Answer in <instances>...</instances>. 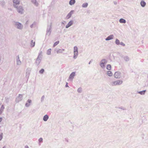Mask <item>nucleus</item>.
Segmentation results:
<instances>
[{"mask_svg":"<svg viewBox=\"0 0 148 148\" xmlns=\"http://www.w3.org/2000/svg\"><path fill=\"white\" fill-rule=\"evenodd\" d=\"M13 25L16 29L21 30L23 29V25L21 23L16 21H14L12 22Z\"/></svg>","mask_w":148,"mask_h":148,"instance_id":"f257e3e1","label":"nucleus"},{"mask_svg":"<svg viewBox=\"0 0 148 148\" xmlns=\"http://www.w3.org/2000/svg\"><path fill=\"white\" fill-rule=\"evenodd\" d=\"M114 77L116 78H120L122 77L124 78L125 77V74L123 73H122L119 71L116 72L114 74Z\"/></svg>","mask_w":148,"mask_h":148,"instance_id":"f03ea898","label":"nucleus"},{"mask_svg":"<svg viewBox=\"0 0 148 148\" xmlns=\"http://www.w3.org/2000/svg\"><path fill=\"white\" fill-rule=\"evenodd\" d=\"M107 61L106 59H102L100 62L99 65L103 69L105 67V66L107 64Z\"/></svg>","mask_w":148,"mask_h":148,"instance_id":"7ed1b4c3","label":"nucleus"},{"mask_svg":"<svg viewBox=\"0 0 148 148\" xmlns=\"http://www.w3.org/2000/svg\"><path fill=\"white\" fill-rule=\"evenodd\" d=\"M51 23L50 25H48L47 26V28L46 30V36H49L51 34Z\"/></svg>","mask_w":148,"mask_h":148,"instance_id":"20e7f679","label":"nucleus"},{"mask_svg":"<svg viewBox=\"0 0 148 148\" xmlns=\"http://www.w3.org/2000/svg\"><path fill=\"white\" fill-rule=\"evenodd\" d=\"M15 8H16V10L18 13L21 14L23 13L24 9L22 6L20 5L18 6Z\"/></svg>","mask_w":148,"mask_h":148,"instance_id":"39448f33","label":"nucleus"},{"mask_svg":"<svg viewBox=\"0 0 148 148\" xmlns=\"http://www.w3.org/2000/svg\"><path fill=\"white\" fill-rule=\"evenodd\" d=\"M74 53L73 58L75 59L78 55V48L77 46H75L74 47Z\"/></svg>","mask_w":148,"mask_h":148,"instance_id":"423d86ee","label":"nucleus"},{"mask_svg":"<svg viewBox=\"0 0 148 148\" xmlns=\"http://www.w3.org/2000/svg\"><path fill=\"white\" fill-rule=\"evenodd\" d=\"M23 98V95L22 94H19L18 96H17L16 99V102L18 103L20 101H21Z\"/></svg>","mask_w":148,"mask_h":148,"instance_id":"0eeeda50","label":"nucleus"},{"mask_svg":"<svg viewBox=\"0 0 148 148\" xmlns=\"http://www.w3.org/2000/svg\"><path fill=\"white\" fill-rule=\"evenodd\" d=\"M20 0H13V6L14 8L18 6L20 3Z\"/></svg>","mask_w":148,"mask_h":148,"instance_id":"6e6552de","label":"nucleus"},{"mask_svg":"<svg viewBox=\"0 0 148 148\" xmlns=\"http://www.w3.org/2000/svg\"><path fill=\"white\" fill-rule=\"evenodd\" d=\"M75 72H73L70 74L68 80H73L75 75Z\"/></svg>","mask_w":148,"mask_h":148,"instance_id":"1a4fd4ad","label":"nucleus"},{"mask_svg":"<svg viewBox=\"0 0 148 148\" xmlns=\"http://www.w3.org/2000/svg\"><path fill=\"white\" fill-rule=\"evenodd\" d=\"M16 64L18 65H20L21 64V62L20 60L19 55H18L16 56Z\"/></svg>","mask_w":148,"mask_h":148,"instance_id":"9d476101","label":"nucleus"},{"mask_svg":"<svg viewBox=\"0 0 148 148\" xmlns=\"http://www.w3.org/2000/svg\"><path fill=\"white\" fill-rule=\"evenodd\" d=\"M42 59V58L39 57V56H38L36 61V63L37 65H38L39 64Z\"/></svg>","mask_w":148,"mask_h":148,"instance_id":"9b49d317","label":"nucleus"},{"mask_svg":"<svg viewBox=\"0 0 148 148\" xmlns=\"http://www.w3.org/2000/svg\"><path fill=\"white\" fill-rule=\"evenodd\" d=\"M31 2L36 7H38L39 5L38 2L36 0H30Z\"/></svg>","mask_w":148,"mask_h":148,"instance_id":"f8f14e48","label":"nucleus"},{"mask_svg":"<svg viewBox=\"0 0 148 148\" xmlns=\"http://www.w3.org/2000/svg\"><path fill=\"white\" fill-rule=\"evenodd\" d=\"M74 11L73 10H71L67 15L66 16V18L67 19L70 18L71 17L72 14L73 13Z\"/></svg>","mask_w":148,"mask_h":148,"instance_id":"ddd939ff","label":"nucleus"},{"mask_svg":"<svg viewBox=\"0 0 148 148\" xmlns=\"http://www.w3.org/2000/svg\"><path fill=\"white\" fill-rule=\"evenodd\" d=\"M73 23V20L70 21L68 23V24L66 25V28H68L70 26H71Z\"/></svg>","mask_w":148,"mask_h":148,"instance_id":"4468645a","label":"nucleus"},{"mask_svg":"<svg viewBox=\"0 0 148 148\" xmlns=\"http://www.w3.org/2000/svg\"><path fill=\"white\" fill-rule=\"evenodd\" d=\"M114 35H113L111 34L108 36L105 39L106 40H110L112 39L113 38H114Z\"/></svg>","mask_w":148,"mask_h":148,"instance_id":"2eb2a0df","label":"nucleus"},{"mask_svg":"<svg viewBox=\"0 0 148 148\" xmlns=\"http://www.w3.org/2000/svg\"><path fill=\"white\" fill-rule=\"evenodd\" d=\"M116 81L114 82H110L109 84L112 86H114L117 85Z\"/></svg>","mask_w":148,"mask_h":148,"instance_id":"dca6fc26","label":"nucleus"},{"mask_svg":"<svg viewBox=\"0 0 148 148\" xmlns=\"http://www.w3.org/2000/svg\"><path fill=\"white\" fill-rule=\"evenodd\" d=\"M123 58L124 60L126 62L129 61L130 60V58L127 56H124L123 57Z\"/></svg>","mask_w":148,"mask_h":148,"instance_id":"f3484780","label":"nucleus"},{"mask_svg":"<svg viewBox=\"0 0 148 148\" xmlns=\"http://www.w3.org/2000/svg\"><path fill=\"white\" fill-rule=\"evenodd\" d=\"M49 118V117L48 115L47 114H46L43 116V119L44 121H46L48 120Z\"/></svg>","mask_w":148,"mask_h":148,"instance_id":"a211bd4d","label":"nucleus"},{"mask_svg":"<svg viewBox=\"0 0 148 148\" xmlns=\"http://www.w3.org/2000/svg\"><path fill=\"white\" fill-rule=\"evenodd\" d=\"M140 4L142 7H144L145 6L146 3L144 1L142 0L140 2Z\"/></svg>","mask_w":148,"mask_h":148,"instance_id":"6ab92c4d","label":"nucleus"},{"mask_svg":"<svg viewBox=\"0 0 148 148\" xmlns=\"http://www.w3.org/2000/svg\"><path fill=\"white\" fill-rule=\"evenodd\" d=\"M30 73V70H29V69H27L26 73V77L28 78Z\"/></svg>","mask_w":148,"mask_h":148,"instance_id":"aec40b11","label":"nucleus"},{"mask_svg":"<svg viewBox=\"0 0 148 148\" xmlns=\"http://www.w3.org/2000/svg\"><path fill=\"white\" fill-rule=\"evenodd\" d=\"M146 91V90H144L140 91H137V93L141 95H143L145 94Z\"/></svg>","mask_w":148,"mask_h":148,"instance_id":"412c9836","label":"nucleus"},{"mask_svg":"<svg viewBox=\"0 0 148 148\" xmlns=\"http://www.w3.org/2000/svg\"><path fill=\"white\" fill-rule=\"evenodd\" d=\"M64 51V49H59L58 50L56 51L57 53H62L63 52V51Z\"/></svg>","mask_w":148,"mask_h":148,"instance_id":"4be33fe9","label":"nucleus"},{"mask_svg":"<svg viewBox=\"0 0 148 148\" xmlns=\"http://www.w3.org/2000/svg\"><path fill=\"white\" fill-rule=\"evenodd\" d=\"M35 45V42L32 40L31 41L30 46L32 47H34Z\"/></svg>","mask_w":148,"mask_h":148,"instance_id":"5701e85b","label":"nucleus"},{"mask_svg":"<svg viewBox=\"0 0 148 148\" xmlns=\"http://www.w3.org/2000/svg\"><path fill=\"white\" fill-rule=\"evenodd\" d=\"M119 22L121 23H125L126 22V21L125 19L121 18L120 19Z\"/></svg>","mask_w":148,"mask_h":148,"instance_id":"b1692460","label":"nucleus"},{"mask_svg":"<svg viewBox=\"0 0 148 148\" xmlns=\"http://www.w3.org/2000/svg\"><path fill=\"white\" fill-rule=\"evenodd\" d=\"M75 2V0H71L69 1V4L70 5H72L74 4Z\"/></svg>","mask_w":148,"mask_h":148,"instance_id":"393cba45","label":"nucleus"},{"mask_svg":"<svg viewBox=\"0 0 148 148\" xmlns=\"http://www.w3.org/2000/svg\"><path fill=\"white\" fill-rule=\"evenodd\" d=\"M4 108V107L3 105H2L1 108H0V114H1L2 113Z\"/></svg>","mask_w":148,"mask_h":148,"instance_id":"a878e982","label":"nucleus"},{"mask_svg":"<svg viewBox=\"0 0 148 148\" xmlns=\"http://www.w3.org/2000/svg\"><path fill=\"white\" fill-rule=\"evenodd\" d=\"M116 82L117 85H120L123 83V81L122 80H118L116 81Z\"/></svg>","mask_w":148,"mask_h":148,"instance_id":"bb28decb","label":"nucleus"},{"mask_svg":"<svg viewBox=\"0 0 148 148\" xmlns=\"http://www.w3.org/2000/svg\"><path fill=\"white\" fill-rule=\"evenodd\" d=\"M88 6V3H84L82 5L83 8H86Z\"/></svg>","mask_w":148,"mask_h":148,"instance_id":"cd10ccee","label":"nucleus"},{"mask_svg":"<svg viewBox=\"0 0 148 148\" xmlns=\"http://www.w3.org/2000/svg\"><path fill=\"white\" fill-rule=\"evenodd\" d=\"M107 73L108 75L109 76H111L112 75V72L110 71H108L107 72Z\"/></svg>","mask_w":148,"mask_h":148,"instance_id":"c85d7f7f","label":"nucleus"},{"mask_svg":"<svg viewBox=\"0 0 148 148\" xmlns=\"http://www.w3.org/2000/svg\"><path fill=\"white\" fill-rule=\"evenodd\" d=\"M51 49H48L47 51V54L48 55H50L51 54Z\"/></svg>","mask_w":148,"mask_h":148,"instance_id":"c756f323","label":"nucleus"},{"mask_svg":"<svg viewBox=\"0 0 148 148\" xmlns=\"http://www.w3.org/2000/svg\"><path fill=\"white\" fill-rule=\"evenodd\" d=\"M106 69L108 70H110L111 69V66L110 64H108L107 65Z\"/></svg>","mask_w":148,"mask_h":148,"instance_id":"7c9ffc66","label":"nucleus"},{"mask_svg":"<svg viewBox=\"0 0 148 148\" xmlns=\"http://www.w3.org/2000/svg\"><path fill=\"white\" fill-rule=\"evenodd\" d=\"M5 3L4 1H0V4L1 5L3 6L5 5Z\"/></svg>","mask_w":148,"mask_h":148,"instance_id":"2f4dec72","label":"nucleus"},{"mask_svg":"<svg viewBox=\"0 0 148 148\" xmlns=\"http://www.w3.org/2000/svg\"><path fill=\"white\" fill-rule=\"evenodd\" d=\"M115 43L117 45H119L120 44V41L119 40L117 39H116V40H115Z\"/></svg>","mask_w":148,"mask_h":148,"instance_id":"473e14b6","label":"nucleus"},{"mask_svg":"<svg viewBox=\"0 0 148 148\" xmlns=\"http://www.w3.org/2000/svg\"><path fill=\"white\" fill-rule=\"evenodd\" d=\"M59 43V41H58L56 42H55L53 45V47H55L57 45H58Z\"/></svg>","mask_w":148,"mask_h":148,"instance_id":"72a5a7b5","label":"nucleus"},{"mask_svg":"<svg viewBox=\"0 0 148 148\" xmlns=\"http://www.w3.org/2000/svg\"><path fill=\"white\" fill-rule=\"evenodd\" d=\"M118 108L122 110H126V108H125L123 107V106H121L120 107H119Z\"/></svg>","mask_w":148,"mask_h":148,"instance_id":"f704fd0d","label":"nucleus"},{"mask_svg":"<svg viewBox=\"0 0 148 148\" xmlns=\"http://www.w3.org/2000/svg\"><path fill=\"white\" fill-rule=\"evenodd\" d=\"M44 69H42L39 71V73L40 74H42L44 72Z\"/></svg>","mask_w":148,"mask_h":148,"instance_id":"c9c22d12","label":"nucleus"},{"mask_svg":"<svg viewBox=\"0 0 148 148\" xmlns=\"http://www.w3.org/2000/svg\"><path fill=\"white\" fill-rule=\"evenodd\" d=\"M82 88L80 87L79 88L77 89V92L79 93H81L82 92Z\"/></svg>","mask_w":148,"mask_h":148,"instance_id":"e433bc0d","label":"nucleus"},{"mask_svg":"<svg viewBox=\"0 0 148 148\" xmlns=\"http://www.w3.org/2000/svg\"><path fill=\"white\" fill-rule=\"evenodd\" d=\"M45 98V96L44 95H43L41 98V102H42L43 101L44 99Z\"/></svg>","mask_w":148,"mask_h":148,"instance_id":"4c0bfd02","label":"nucleus"},{"mask_svg":"<svg viewBox=\"0 0 148 148\" xmlns=\"http://www.w3.org/2000/svg\"><path fill=\"white\" fill-rule=\"evenodd\" d=\"M30 104H29L28 103H26L25 104V106L27 107H28L30 105Z\"/></svg>","mask_w":148,"mask_h":148,"instance_id":"58836bf2","label":"nucleus"},{"mask_svg":"<svg viewBox=\"0 0 148 148\" xmlns=\"http://www.w3.org/2000/svg\"><path fill=\"white\" fill-rule=\"evenodd\" d=\"M3 133H1L0 134V141L3 138Z\"/></svg>","mask_w":148,"mask_h":148,"instance_id":"ea45409f","label":"nucleus"},{"mask_svg":"<svg viewBox=\"0 0 148 148\" xmlns=\"http://www.w3.org/2000/svg\"><path fill=\"white\" fill-rule=\"evenodd\" d=\"M38 56H39V57L40 58H42V51H41L40 53H39V54Z\"/></svg>","mask_w":148,"mask_h":148,"instance_id":"a19ab883","label":"nucleus"},{"mask_svg":"<svg viewBox=\"0 0 148 148\" xmlns=\"http://www.w3.org/2000/svg\"><path fill=\"white\" fill-rule=\"evenodd\" d=\"M43 140L42 138H40L38 139V141L39 142H42Z\"/></svg>","mask_w":148,"mask_h":148,"instance_id":"79ce46f5","label":"nucleus"},{"mask_svg":"<svg viewBox=\"0 0 148 148\" xmlns=\"http://www.w3.org/2000/svg\"><path fill=\"white\" fill-rule=\"evenodd\" d=\"M27 103H28L29 104H31V103H32V101L30 99H28L27 101Z\"/></svg>","mask_w":148,"mask_h":148,"instance_id":"37998d69","label":"nucleus"},{"mask_svg":"<svg viewBox=\"0 0 148 148\" xmlns=\"http://www.w3.org/2000/svg\"><path fill=\"white\" fill-rule=\"evenodd\" d=\"M120 44L123 46H125V44L123 42H121L120 43Z\"/></svg>","mask_w":148,"mask_h":148,"instance_id":"c03bdc74","label":"nucleus"},{"mask_svg":"<svg viewBox=\"0 0 148 148\" xmlns=\"http://www.w3.org/2000/svg\"><path fill=\"white\" fill-rule=\"evenodd\" d=\"M113 3L115 5H116L117 4V2L115 1H114Z\"/></svg>","mask_w":148,"mask_h":148,"instance_id":"a18cd8bd","label":"nucleus"},{"mask_svg":"<svg viewBox=\"0 0 148 148\" xmlns=\"http://www.w3.org/2000/svg\"><path fill=\"white\" fill-rule=\"evenodd\" d=\"M69 86L68 85V83L67 82L66 83V84L65 85V87H68Z\"/></svg>","mask_w":148,"mask_h":148,"instance_id":"49530a36","label":"nucleus"},{"mask_svg":"<svg viewBox=\"0 0 148 148\" xmlns=\"http://www.w3.org/2000/svg\"><path fill=\"white\" fill-rule=\"evenodd\" d=\"M25 148H29L27 145H26L25 147Z\"/></svg>","mask_w":148,"mask_h":148,"instance_id":"de8ad7c7","label":"nucleus"},{"mask_svg":"<svg viewBox=\"0 0 148 148\" xmlns=\"http://www.w3.org/2000/svg\"><path fill=\"white\" fill-rule=\"evenodd\" d=\"M33 24H32V25H31L30 26V27H31V28H32L33 27Z\"/></svg>","mask_w":148,"mask_h":148,"instance_id":"09e8293b","label":"nucleus"},{"mask_svg":"<svg viewBox=\"0 0 148 148\" xmlns=\"http://www.w3.org/2000/svg\"><path fill=\"white\" fill-rule=\"evenodd\" d=\"M2 118H0V123L2 121Z\"/></svg>","mask_w":148,"mask_h":148,"instance_id":"8fccbe9b","label":"nucleus"},{"mask_svg":"<svg viewBox=\"0 0 148 148\" xmlns=\"http://www.w3.org/2000/svg\"><path fill=\"white\" fill-rule=\"evenodd\" d=\"M91 61H90L89 62V63H88V64H90V63H91Z\"/></svg>","mask_w":148,"mask_h":148,"instance_id":"3c124183","label":"nucleus"},{"mask_svg":"<svg viewBox=\"0 0 148 148\" xmlns=\"http://www.w3.org/2000/svg\"><path fill=\"white\" fill-rule=\"evenodd\" d=\"M6 146H4L3 147V148H6Z\"/></svg>","mask_w":148,"mask_h":148,"instance_id":"603ef678","label":"nucleus"},{"mask_svg":"<svg viewBox=\"0 0 148 148\" xmlns=\"http://www.w3.org/2000/svg\"><path fill=\"white\" fill-rule=\"evenodd\" d=\"M147 78H148V76H147Z\"/></svg>","mask_w":148,"mask_h":148,"instance_id":"864d4df0","label":"nucleus"}]
</instances>
